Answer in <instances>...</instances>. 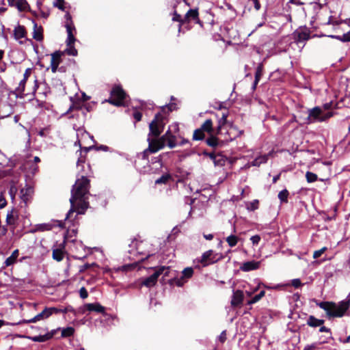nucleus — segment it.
Listing matches in <instances>:
<instances>
[{
    "label": "nucleus",
    "instance_id": "4d7b16f0",
    "mask_svg": "<svg viewBox=\"0 0 350 350\" xmlns=\"http://www.w3.org/2000/svg\"><path fill=\"white\" fill-rule=\"evenodd\" d=\"M133 116H134V118L137 121H140L141 119H142V113L140 112H135L134 114H133Z\"/></svg>",
    "mask_w": 350,
    "mask_h": 350
},
{
    "label": "nucleus",
    "instance_id": "69168bd1",
    "mask_svg": "<svg viewBox=\"0 0 350 350\" xmlns=\"http://www.w3.org/2000/svg\"><path fill=\"white\" fill-rule=\"evenodd\" d=\"M66 18L67 19V22L66 23V24L67 23H72V21H71V16L69 13H67L65 16ZM73 25V23H72Z\"/></svg>",
    "mask_w": 350,
    "mask_h": 350
},
{
    "label": "nucleus",
    "instance_id": "393cba45",
    "mask_svg": "<svg viewBox=\"0 0 350 350\" xmlns=\"http://www.w3.org/2000/svg\"><path fill=\"white\" fill-rule=\"evenodd\" d=\"M323 323H324L323 320L316 319L313 316H310L308 318V322H307V323L309 326L314 327L320 326L322 324H323Z\"/></svg>",
    "mask_w": 350,
    "mask_h": 350
},
{
    "label": "nucleus",
    "instance_id": "864d4df0",
    "mask_svg": "<svg viewBox=\"0 0 350 350\" xmlns=\"http://www.w3.org/2000/svg\"><path fill=\"white\" fill-rule=\"evenodd\" d=\"M291 284L292 285L295 287V288H298L299 286H301V280L299 279H294L292 280L291 282Z\"/></svg>",
    "mask_w": 350,
    "mask_h": 350
},
{
    "label": "nucleus",
    "instance_id": "cd10ccee",
    "mask_svg": "<svg viewBox=\"0 0 350 350\" xmlns=\"http://www.w3.org/2000/svg\"><path fill=\"white\" fill-rule=\"evenodd\" d=\"M310 38V33L306 31H301L297 32V40L302 42L308 40Z\"/></svg>",
    "mask_w": 350,
    "mask_h": 350
},
{
    "label": "nucleus",
    "instance_id": "c756f323",
    "mask_svg": "<svg viewBox=\"0 0 350 350\" xmlns=\"http://www.w3.org/2000/svg\"><path fill=\"white\" fill-rule=\"evenodd\" d=\"M329 37L337 39L342 42H350V31L342 36H329Z\"/></svg>",
    "mask_w": 350,
    "mask_h": 350
},
{
    "label": "nucleus",
    "instance_id": "c03bdc74",
    "mask_svg": "<svg viewBox=\"0 0 350 350\" xmlns=\"http://www.w3.org/2000/svg\"><path fill=\"white\" fill-rule=\"evenodd\" d=\"M262 65H259L256 69V75H255V83H257L260 79V77L262 75Z\"/></svg>",
    "mask_w": 350,
    "mask_h": 350
},
{
    "label": "nucleus",
    "instance_id": "c85d7f7f",
    "mask_svg": "<svg viewBox=\"0 0 350 350\" xmlns=\"http://www.w3.org/2000/svg\"><path fill=\"white\" fill-rule=\"evenodd\" d=\"M16 6L20 11H25L27 10L29 5L26 0H17Z\"/></svg>",
    "mask_w": 350,
    "mask_h": 350
},
{
    "label": "nucleus",
    "instance_id": "72a5a7b5",
    "mask_svg": "<svg viewBox=\"0 0 350 350\" xmlns=\"http://www.w3.org/2000/svg\"><path fill=\"white\" fill-rule=\"evenodd\" d=\"M75 329L72 327H67L66 328H63L62 330V337H68L71 336L74 334Z\"/></svg>",
    "mask_w": 350,
    "mask_h": 350
},
{
    "label": "nucleus",
    "instance_id": "39448f33",
    "mask_svg": "<svg viewBox=\"0 0 350 350\" xmlns=\"http://www.w3.org/2000/svg\"><path fill=\"white\" fill-rule=\"evenodd\" d=\"M165 122H163V117L161 113H157L154 118L149 124L150 132L148 137H159L161 133L164 129Z\"/></svg>",
    "mask_w": 350,
    "mask_h": 350
},
{
    "label": "nucleus",
    "instance_id": "338daca9",
    "mask_svg": "<svg viewBox=\"0 0 350 350\" xmlns=\"http://www.w3.org/2000/svg\"><path fill=\"white\" fill-rule=\"evenodd\" d=\"M254 3V5H255V8L256 10H259L260 9V3H259V1L258 0H252Z\"/></svg>",
    "mask_w": 350,
    "mask_h": 350
},
{
    "label": "nucleus",
    "instance_id": "5fc2aeb1",
    "mask_svg": "<svg viewBox=\"0 0 350 350\" xmlns=\"http://www.w3.org/2000/svg\"><path fill=\"white\" fill-rule=\"evenodd\" d=\"M31 72H32V68H27L23 75V79H27L29 77V76L31 75Z\"/></svg>",
    "mask_w": 350,
    "mask_h": 350
},
{
    "label": "nucleus",
    "instance_id": "412c9836",
    "mask_svg": "<svg viewBox=\"0 0 350 350\" xmlns=\"http://www.w3.org/2000/svg\"><path fill=\"white\" fill-rule=\"evenodd\" d=\"M213 251L208 250L203 254L201 258V262L204 264V266L213 263L215 260L211 258L212 256Z\"/></svg>",
    "mask_w": 350,
    "mask_h": 350
},
{
    "label": "nucleus",
    "instance_id": "09e8293b",
    "mask_svg": "<svg viewBox=\"0 0 350 350\" xmlns=\"http://www.w3.org/2000/svg\"><path fill=\"white\" fill-rule=\"evenodd\" d=\"M227 113H223L221 118L218 120V125L220 126H224L227 123Z\"/></svg>",
    "mask_w": 350,
    "mask_h": 350
},
{
    "label": "nucleus",
    "instance_id": "8fccbe9b",
    "mask_svg": "<svg viewBox=\"0 0 350 350\" xmlns=\"http://www.w3.org/2000/svg\"><path fill=\"white\" fill-rule=\"evenodd\" d=\"M16 259H15V258H14L12 256H10L6 258L4 263L6 267H8V266H10V265H12L13 264H14L16 262Z\"/></svg>",
    "mask_w": 350,
    "mask_h": 350
},
{
    "label": "nucleus",
    "instance_id": "79ce46f5",
    "mask_svg": "<svg viewBox=\"0 0 350 350\" xmlns=\"http://www.w3.org/2000/svg\"><path fill=\"white\" fill-rule=\"evenodd\" d=\"M327 250V248L326 247H323L319 250L314 251L313 253V258L315 259L319 258Z\"/></svg>",
    "mask_w": 350,
    "mask_h": 350
},
{
    "label": "nucleus",
    "instance_id": "4c0bfd02",
    "mask_svg": "<svg viewBox=\"0 0 350 350\" xmlns=\"http://www.w3.org/2000/svg\"><path fill=\"white\" fill-rule=\"evenodd\" d=\"M171 178V176L169 174H163L161 177L155 180L156 184L166 183Z\"/></svg>",
    "mask_w": 350,
    "mask_h": 350
},
{
    "label": "nucleus",
    "instance_id": "5701e85b",
    "mask_svg": "<svg viewBox=\"0 0 350 350\" xmlns=\"http://www.w3.org/2000/svg\"><path fill=\"white\" fill-rule=\"evenodd\" d=\"M204 132H207L209 135H212L213 133V122L211 119L206 120L201 126L200 128Z\"/></svg>",
    "mask_w": 350,
    "mask_h": 350
},
{
    "label": "nucleus",
    "instance_id": "423d86ee",
    "mask_svg": "<svg viewBox=\"0 0 350 350\" xmlns=\"http://www.w3.org/2000/svg\"><path fill=\"white\" fill-rule=\"evenodd\" d=\"M65 27L68 34L66 39L67 49H66V53L69 55L76 56L77 55V51L74 46V43L76 39L72 33L73 31H75V26L72 23H67L65 25Z\"/></svg>",
    "mask_w": 350,
    "mask_h": 350
},
{
    "label": "nucleus",
    "instance_id": "20e7f679",
    "mask_svg": "<svg viewBox=\"0 0 350 350\" xmlns=\"http://www.w3.org/2000/svg\"><path fill=\"white\" fill-rule=\"evenodd\" d=\"M168 134L167 131H166L164 135L159 137H148L147 141L148 142V146L143 152L144 157H148L149 154L155 153L167 146V137Z\"/></svg>",
    "mask_w": 350,
    "mask_h": 350
},
{
    "label": "nucleus",
    "instance_id": "e433bc0d",
    "mask_svg": "<svg viewBox=\"0 0 350 350\" xmlns=\"http://www.w3.org/2000/svg\"><path fill=\"white\" fill-rule=\"evenodd\" d=\"M265 295V292L262 291L259 294L255 295L252 299L248 301V304H253L258 301L261 298H262Z\"/></svg>",
    "mask_w": 350,
    "mask_h": 350
},
{
    "label": "nucleus",
    "instance_id": "f257e3e1",
    "mask_svg": "<svg viewBox=\"0 0 350 350\" xmlns=\"http://www.w3.org/2000/svg\"><path fill=\"white\" fill-rule=\"evenodd\" d=\"M90 189V180L84 175L78 178L71 190L70 198V208L67 213V219L72 218L75 213H77L74 219L77 215L84 214L89 206L88 202V194Z\"/></svg>",
    "mask_w": 350,
    "mask_h": 350
},
{
    "label": "nucleus",
    "instance_id": "aec40b11",
    "mask_svg": "<svg viewBox=\"0 0 350 350\" xmlns=\"http://www.w3.org/2000/svg\"><path fill=\"white\" fill-rule=\"evenodd\" d=\"M185 19L186 21H198V11L196 9L189 10L185 14Z\"/></svg>",
    "mask_w": 350,
    "mask_h": 350
},
{
    "label": "nucleus",
    "instance_id": "b1692460",
    "mask_svg": "<svg viewBox=\"0 0 350 350\" xmlns=\"http://www.w3.org/2000/svg\"><path fill=\"white\" fill-rule=\"evenodd\" d=\"M54 335V332L47 333L44 335L36 336L31 338L34 342H44L51 339Z\"/></svg>",
    "mask_w": 350,
    "mask_h": 350
},
{
    "label": "nucleus",
    "instance_id": "a878e982",
    "mask_svg": "<svg viewBox=\"0 0 350 350\" xmlns=\"http://www.w3.org/2000/svg\"><path fill=\"white\" fill-rule=\"evenodd\" d=\"M64 251L63 249H54L53 250V258L58 262L63 260Z\"/></svg>",
    "mask_w": 350,
    "mask_h": 350
},
{
    "label": "nucleus",
    "instance_id": "58836bf2",
    "mask_svg": "<svg viewBox=\"0 0 350 350\" xmlns=\"http://www.w3.org/2000/svg\"><path fill=\"white\" fill-rule=\"evenodd\" d=\"M306 178L308 183H314L317 180V175L314 173L307 172Z\"/></svg>",
    "mask_w": 350,
    "mask_h": 350
},
{
    "label": "nucleus",
    "instance_id": "4be33fe9",
    "mask_svg": "<svg viewBox=\"0 0 350 350\" xmlns=\"http://www.w3.org/2000/svg\"><path fill=\"white\" fill-rule=\"evenodd\" d=\"M27 79H23L18 84V86L15 90L16 96L23 98L24 96L25 83Z\"/></svg>",
    "mask_w": 350,
    "mask_h": 350
},
{
    "label": "nucleus",
    "instance_id": "3c124183",
    "mask_svg": "<svg viewBox=\"0 0 350 350\" xmlns=\"http://www.w3.org/2000/svg\"><path fill=\"white\" fill-rule=\"evenodd\" d=\"M79 294H80V297L82 298V299H85L88 297V291L87 290L85 289V287H81L79 290Z\"/></svg>",
    "mask_w": 350,
    "mask_h": 350
},
{
    "label": "nucleus",
    "instance_id": "6e6552de",
    "mask_svg": "<svg viewBox=\"0 0 350 350\" xmlns=\"http://www.w3.org/2000/svg\"><path fill=\"white\" fill-rule=\"evenodd\" d=\"M126 93L120 85H115L111 91V96L107 100L116 106H122L124 104Z\"/></svg>",
    "mask_w": 350,
    "mask_h": 350
},
{
    "label": "nucleus",
    "instance_id": "bf43d9fd",
    "mask_svg": "<svg viewBox=\"0 0 350 350\" xmlns=\"http://www.w3.org/2000/svg\"><path fill=\"white\" fill-rule=\"evenodd\" d=\"M165 107H167L170 111H173V110H174L176 109V105L175 104H170L169 105L164 106V107H162V109L165 110Z\"/></svg>",
    "mask_w": 350,
    "mask_h": 350
},
{
    "label": "nucleus",
    "instance_id": "1a4fd4ad",
    "mask_svg": "<svg viewBox=\"0 0 350 350\" xmlns=\"http://www.w3.org/2000/svg\"><path fill=\"white\" fill-rule=\"evenodd\" d=\"M170 272V267L162 266L156 269L155 272L151 275L150 277L144 279L142 285L145 286L146 287H151L155 285L157 283L158 278L163 274L165 276L168 275Z\"/></svg>",
    "mask_w": 350,
    "mask_h": 350
},
{
    "label": "nucleus",
    "instance_id": "a18cd8bd",
    "mask_svg": "<svg viewBox=\"0 0 350 350\" xmlns=\"http://www.w3.org/2000/svg\"><path fill=\"white\" fill-rule=\"evenodd\" d=\"M33 161L35 163H38L40 161V159L38 157H35L33 158ZM38 170V166L36 165V164H33L31 166V173L32 174H35Z\"/></svg>",
    "mask_w": 350,
    "mask_h": 350
},
{
    "label": "nucleus",
    "instance_id": "e2e57ef3",
    "mask_svg": "<svg viewBox=\"0 0 350 350\" xmlns=\"http://www.w3.org/2000/svg\"><path fill=\"white\" fill-rule=\"evenodd\" d=\"M189 141L187 139H184V138H181V141L179 143H178V145L183 146V145H185L186 144H189Z\"/></svg>",
    "mask_w": 350,
    "mask_h": 350
},
{
    "label": "nucleus",
    "instance_id": "f8f14e48",
    "mask_svg": "<svg viewBox=\"0 0 350 350\" xmlns=\"http://www.w3.org/2000/svg\"><path fill=\"white\" fill-rule=\"evenodd\" d=\"M174 127V133L177 132L179 129L178 124L172 125L169 127L167 137V146L170 148H174L178 145L177 137L172 133V128Z\"/></svg>",
    "mask_w": 350,
    "mask_h": 350
},
{
    "label": "nucleus",
    "instance_id": "49530a36",
    "mask_svg": "<svg viewBox=\"0 0 350 350\" xmlns=\"http://www.w3.org/2000/svg\"><path fill=\"white\" fill-rule=\"evenodd\" d=\"M258 208V200H254L252 202H251L247 206V209L250 211H254Z\"/></svg>",
    "mask_w": 350,
    "mask_h": 350
},
{
    "label": "nucleus",
    "instance_id": "9d476101",
    "mask_svg": "<svg viewBox=\"0 0 350 350\" xmlns=\"http://www.w3.org/2000/svg\"><path fill=\"white\" fill-rule=\"evenodd\" d=\"M57 311V310L55 309V307L45 308L40 313L36 315L33 318L29 320H25L23 321V323H31L45 320L49 318L53 314V312Z\"/></svg>",
    "mask_w": 350,
    "mask_h": 350
},
{
    "label": "nucleus",
    "instance_id": "6e6d98bb",
    "mask_svg": "<svg viewBox=\"0 0 350 350\" xmlns=\"http://www.w3.org/2000/svg\"><path fill=\"white\" fill-rule=\"evenodd\" d=\"M7 204V202L4 198L0 197V209L4 208Z\"/></svg>",
    "mask_w": 350,
    "mask_h": 350
},
{
    "label": "nucleus",
    "instance_id": "7ed1b4c3",
    "mask_svg": "<svg viewBox=\"0 0 350 350\" xmlns=\"http://www.w3.org/2000/svg\"><path fill=\"white\" fill-rule=\"evenodd\" d=\"M68 221H67V217L65 219V221L63 222L62 221H55L53 223L48 224H38L35 226V228L31 230L32 232H36L38 231L44 232L51 230L54 226H59L60 228H68V234H75L77 232V229L75 228V219L72 218H68Z\"/></svg>",
    "mask_w": 350,
    "mask_h": 350
},
{
    "label": "nucleus",
    "instance_id": "a211bd4d",
    "mask_svg": "<svg viewBox=\"0 0 350 350\" xmlns=\"http://www.w3.org/2000/svg\"><path fill=\"white\" fill-rule=\"evenodd\" d=\"M243 301V293L242 291L237 290L234 292L232 300L231 305L234 307L238 306L242 304Z\"/></svg>",
    "mask_w": 350,
    "mask_h": 350
},
{
    "label": "nucleus",
    "instance_id": "774afa93",
    "mask_svg": "<svg viewBox=\"0 0 350 350\" xmlns=\"http://www.w3.org/2000/svg\"><path fill=\"white\" fill-rule=\"evenodd\" d=\"M204 237L206 240H212L213 239V235L212 234H204Z\"/></svg>",
    "mask_w": 350,
    "mask_h": 350
},
{
    "label": "nucleus",
    "instance_id": "ddd939ff",
    "mask_svg": "<svg viewBox=\"0 0 350 350\" xmlns=\"http://www.w3.org/2000/svg\"><path fill=\"white\" fill-rule=\"evenodd\" d=\"M26 36L27 31L23 26L18 25L14 28V36L19 44H23L27 40Z\"/></svg>",
    "mask_w": 350,
    "mask_h": 350
},
{
    "label": "nucleus",
    "instance_id": "473e14b6",
    "mask_svg": "<svg viewBox=\"0 0 350 350\" xmlns=\"http://www.w3.org/2000/svg\"><path fill=\"white\" fill-rule=\"evenodd\" d=\"M204 138V131L201 129H196L194 131V133L193 135V140H202Z\"/></svg>",
    "mask_w": 350,
    "mask_h": 350
},
{
    "label": "nucleus",
    "instance_id": "9b49d317",
    "mask_svg": "<svg viewBox=\"0 0 350 350\" xmlns=\"http://www.w3.org/2000/svg\"><path fill=\"white\" fill-rule=\"evenodd\" d=\"M193 274V269L191 267H187L182 271L181 276L174 278L172 282L178 286H182L190 278L192 277Z\"/></svg>",
    "mask_w": 350,
    "mask_h": 350
},
{
    "label": "nucleus",
    "instance_id": "2eb2a0df",
    "mask_svg": "<svg viewBox=\"0 0 350 350\" xmlns=\"http://www.w3.org/2000/svg\"><path fill=\"white\" fill-rule=\"evenodd\" d=\"M260 262L251 260L245 262L241 266V269L243 271H250L252 270L258 269L260 267Z\"/></svg>",
    "mask_w": 350,
    "mask_h": 350
},
{
    "label": "nucleus",
    "instance_id": "4468645a",
    "mask_svg": "<svg viewBox=\"0 0 350 350\" xmlns=\"http://www.w3.org/2000/svg\"><path fill=\"white\" fill-rule=\"evenodd\" d=\"M85 310H87L88 311H94L102 314H105V307H103L98 303L86 304L85 305H84L82 312H83Z\"/></svg>",
    "mask_w": 350,
    "mask_h": 350
},
{
    "label": "nucleus",
    "instance_id": "13d9d810",
    "mask_svg": "<svg viewBox=\"0 0 350 350\" xmlns=\"http://www.w3.org/2000/svg\"><path fill=\"white\" fill-rule=\"evenodd\" d=\"M77 167L78 169L80 168L81 170H84V161L79 160L77 163Z\"/></svg>",
    "mask_w": 350,
    "mask_h": 350
},
{
    "label": "nucleus",
    "instance_id": "680f3d73",
    "mask_svg": "<svg viewBox=\"0 0 350 350\" xmlns=\"http://www.w3.org/2000/svg\"><path fill=\"white\" fill-rule=\"evenodd\" d=\"M173 21H178V22H183L181 16L179 14H177L176 13L174 14V16L173 17Z\"/></svg>",
    "mask_w": 350,
    "mask_h": 350
},
{
    "label": "nucleus",
    "instance_id": "dca6fc26",
    "mask_svg": "<svg viewBox=\"0 0 350 350\" xmlns=\"http://www.w3.org/2000/svg\"><path fill=\"white\" fill-rule=\"evenodd\" d=\"M61 53L59 51L55 52L51 55V67L53 72H55L58 66L61 62Z\"/></svg>",
    "mask_w": 350,
    "mask_h": 350
},
{
    "label": "nucleus",
    "instance_id": "bb28decb",
    "mask_svg": "<svg viewBox=\"0 0 350 350\" xmlns=\"http://www.w3.org/2000/svg\"><path fill=\"white\" fill-rule=\"evenodd\" d=\"M268 160V155L265 154L256 158L250 164L252 166H259L262 163H265Z\"/></svg>",
    "mask_w": 350,
    "mask_h": 350
},
{
    "label": "nucleus",
    "instance_id": "7c9ffc66",
    "mask_svg": "<svg viewBox=\"0 0 350 350\" xmlns=\"http://www.w3.org/2000/svg\"><path fill=\"white\" fill-rule=\"evenodd\" d=\"M55 309L57 310V312H53V314H57V313H59V312H63V313H67V312H72L74 314H76V312L75 310V309L71 306H68L65 308H55Z\"/></svg>",
    "mask_w": 350,
    "mask_h": 350
},
{
    "label": "nucleus",
    "instance_id": "37998d69",
    "mask_svg": "<svg viewBox=\"0 0 350 350\" xmlns=\"http://www.w3.org/2000/svg\"><path fill=\"white\" fill-rule=\"evenodd\" d=\"M213 162L215 165H223L225 163V159L221 155L218 154L217 159H215Z\"/></svg>",
    "mask_w": 350,
    "mask_h": 350
},
{
    "label": "nucleus",
    "instance_id": "f3484780",
    "mask_svg": "<svg viewBox=\"0 0 350 350\" xmlns=\"http://www.w3.org/2000/svg\"><path fill=\"white\" fill-rule=\"evenodd\" d=\"M33 189L31 186H26L21 190V198L27 203L32 197Z\"/></svg>",
    "mask_w": 350,
    "mask_h": 350
},
{
    "label": "nucleus",
    "instance_id": "c9c22d12",
    "mask_svg": "<svg viewBox=\"0 0 350 350\" xmlns=\"http://www.w3.org/2000/svg\"><path fill=\"white\" fill-rule=\"evenodd\" d=\"M226 241L230 247H234L238 243V238L234 235H230L226 238Z\"/></svg>",
    "mask_w": 350,
    "mask_h": 350
},
{
    "label": "nucleus",
    "instance_id": "de8ad7c7",
    "mask_svg": "<svg viewBox=\"0 0 350 350\" xmlns=\"http://www.w3.org/2000/svg\"><path fill=\"white\" fill-rule=\"evenodd\" d=\"M64 0H55V1L53 3V5L58 8L61 10H64Z\"/></svg>",
    "mask_w": 350,
    "mask_h": 350
},
{
    "label": "nucleus",
    "instance_id": "ea45409f",
    "mask_svg": "<svg viewBox=\"0 0 350 350\" xmlns=\"http://www.w3.org/2000/svg\"><path fill=\"white\" fill-rule=\"evenodd\" d=\"M16 218L14 215V211H12L7 214L6 222L8 225H12L14 224Z\"/></svg>",
    "mask_w": 350,
    "mask_h": 350
},
{
    "label": "nucleus",
    "instance_id": "052dcab7",
    "mask_svg": "<svg viewBox=\"0 0 350 350\" xmlns=\"http://www.w3.org/2000/svg\"><path fill=\"white\" fill-rule=\"evenodd\" d=\"M226 332H225V331H223V332L221 333V334H220V336H219V340H220V341H221V342H224L226 340Z\"/></svg>",
    "mask_w": 350,
    "mask_h": 350
},
{
    "label": "nucleus",
    "instance_id": "f704fd0d",
    "mask_svg": "<svg viewBox=\"0 0 350 350\" xmlns=\"http://www.w3.org/2000/svg\"><path fill=\"white\" fill-rule=\"evenodd\" d=\"M288 196V191L286 189H284L278 193V198L280 199L281 202H287Z\"/></svg>",
    "mask_w": 350,
    "mask_h": 350
},
{
    "label": "nucleus",
    "instance_id": "f03ea898",
    "mask_svg": "<svg viewBox=\"0 0 350 350\" xmlns=\"http://www.w3.org/2000/svg\"><path fill=\"white\" fill-rule=\"evenodd\" d=\"M317 305L324 310L329 318L342 317L349 308V301H342L338 304L331 301H323Z\"/></svg>",
    "mask_w": 350,
    "mask_h": 350
},
{
    "label": "nucleus",
    "instance_id": "603ef678",
    "mask_svg": "<svg viewBox=\"0 0 350 350\" xmlns=\"http://www.w3.org/2000/svg\"><path fill=\"white\" fill-rule=\"evenodd\" d=\"M253 245H258L260 241V237L259 235H254L250 238Z\"/></svg>",
    "mask_w": 350,
    "mask_h": 350
},
{
    "label": "nucleus",
    "instance_id": "2f4dec72",
    "mask_svg": "<svg viewBox=\"0 0 350 350\" xmlns=\"http://www.w3.org/2000/svg\"><path fill=\"white\" fill-rule=\"evenodd\" d=\"M206 143L208 146L215 147L218 145V139L214 136V133L210 135V137L206 139Z\"/></svg>",
    "mask_w": 350,
    "mask_h": 350
},
{
    "label": "nucleus",
    "instance_id": "0e129e2a",
    "mask_svg": "<svg viewBox=\"0 0 350 350\" xmlns=\"http://www.w3.org/2000/svg\"><path fill=\"white\" fill-rule=\"evenodd\" d=\"M18 255H19V252L18 250H15L14 251H13V252L11 254V256H12L14 258H15V259L18 258Z\"/></svg>",
    "mask_w": 350,
    "mask_h": 350
},
{
    "label": "nucleus",
    "instance_id": "0eeeda50",
    "mask_svg": "<svg viewBox=\"0 0 350 350\" xmlns=\"http://www.w3.org/2000/svg\"><path fill=\"white\" fill-rule=\"evenodd\" d=\"M333 115L332 112L323 113L320 107H316L309 110L308 123L323 122L333 116Z\"/></svg>",
    "mask_w": 350,
    "mask_h": 350
},
{
    "label": "nucleus",
    "instance_id": "a19ab883",
    "mask_svg": "<svg viewBox=\"0 0 350 350\" xmlns=\"http://www.w3.org/2000/svg\"><path fill=\"white\" fill-rule=\"evenodd\" d=\"M321 344V342H314L310 345H306L303 350H317L319 349V346Z\"/></svg>",
    "mask_w": 350,
    "mask_h": 350
},
{
    "label": "nucleus",
    "instance_id": "6ab92c4d",
    "mask_svg": "<svg viewBox=\"0 0 350 350\" xmlns=\"http://www.w3.org/2000/svg\"><path fill=\"white\" fill-rule=\"evenodd\" d=\"M33 38L37 41H42L43 40L42 27L41 26H38L35 21H33Z\"/></svg>",
    "mask_w": 350,
    "mask_h": 350
}]
</instances>
